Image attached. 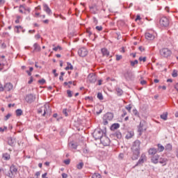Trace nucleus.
I'll use <instances>...</instances> for the list:
<instances>
[{
    "label": "nucleus",
    "mask_w": 178,
    "mask_h": 178,
    "mask_svg": "<svg viewBox=\"0 0 178 178\" xmlns=\"http://www.w3.org/2000/svg\"><path fill=\"white\" fill-rule=\"evenodd\" d=\"M140 145H141V142L138 140H135L133 143L131 147V159L133 161H137V159H138V156H140Z\"/></svg>",
    "instance_id": "nucleus-1"
},
{
    "label": "nucleus",
    "mask_w": 178,
    "mask_h": 178,
    "mask_svg": "<svg viewBox=\"0 0 178 178\" xmlns=\"http://www.w3.org/2000/svg\"><path fill=\"white\" fill-rule=\"evenodd\" d=\"M104 135L105 134L104 133V131L99 128L95 129L92 134V136L94 137L95 140H101Z\"/></svg>",
    "instance_id": "nucleus-2"
},
{
    "label": "nucleus",
    "mask_w": 178,
    "mask_h": 178,
    "mask_svg": "<svg viewBox=\"0 0 178 178\" xmlns=\"http://www.w3.org/2000/svg\"><path fill=\"white\" fill-rule=\"evenodd\" d=\"M170 23V21H169V18L166 17H162L161 18H160L159 24L161 27H169Z\"/></svg>",
    "instance_id": "nucleus-3"
},
{
    "label": "nucleus",
    "mask_w": 178,
    "mask_h": 178,
    "mask_svg": "<svg viewBox=\"0 0 178 178\" xmlns=\"http://www.w3.org/2000/svg\"><path fill=\"white\" fill-rule=\"evenodd\" d=\"M8 177L15 178V176L17 175V168L15 165H11L10 167V170L6 174Z\"/></svg>",
    "instance_id": "nucleus-4"
},
{
    "label": "nucleus",
    "mask_w": 178,
    "mask_h": 178,
    "mask_svg": "<svg viewBox=\"0 0 178 178\" xmlns=\"http://www.w3.org/2000/svg\"><path fill=\"white\" fill-rule=\"evenodd\" d=\"M113 119V113H107L103 117V123L105 126L108 124V122H111Z\"/></svg>",
    "instance_id": "nucleus-5"
},
{
    "label": "nucleus",
    "mask_w": 178,
    "mask_h": 178,
    "mask_svg": "<svg viewBox=\"0 0 178 178\" xmlns=\"http://www.w3.org/2000/svg\"><path fill=\"white\" fill-rule=\"evenodd\" d=\"M160 55L163 58H169L172 55V51L168 48H163L160 50Z\"/></svg>",
    "instance_id": "nucleus-6"
},
{
    "label": "nucleus",
    "mask_w": 178,
    "mask_h": 178,
    "mask_svg": "<svg viewBox=\"0 0 178 178\" xmlns=\"http://www.w3.org/2000/svg\"><path fill=\"white\" fill-rule=\"evenodd\" d=\"M155 35H156V33L154 31H147L145 33L146 40H149V41L155 40Z\"/></svg>",
    "instance_id": "nucleus-7"
},
{
    "label": "nucleus",
    "mask_w": 178,
    "mask_h": 178,
    "mask_svg": "<svg viewBox=\"0 0 178 178\" xmlns=\"http://www.w3.org/2000/svg\"><path fill=\"white\" fill-rule=\"evenodd\" d=\"M100 142L102 145H104V147H108L111 144V139L109 138L106 137V135H104L101 139Z\"/></svg>",
    "instance_id": "nucleus-8"
},
{
    "label": "nucleus",
    "mask_w": 178,
    "mask_h": 178,
    "mask_svg": "<svg viewBox=\"0 0 178 178\" xmlns=\"http://www.w3.org/2000/svg\"><path fill=\"white\" fill-rule=\"evenodd\" d=\"M144 162H147V156L145 155V153H143L137 162V163L135 165L136 166H138V165H143Z\"/></svg>",
    "instance_id": "nucleus-9"
},
{
    "label": "nucleus",
    "mask_w": 178,
    "mask_h": 178,
    "mask_svg": "<svg viewBox=\"0 0 178 178\" xmlns=\"http://www.w3.org/2000/svg\"><path fill=\"white\" fill-rule=\"evenodd\" d=\"M25 101L28 102V104H31L35 101V95L33 94L27 95L25 97Z\"/></svg>",
    "instance_id": "nucleus-10"
},
{
    "label": "nucleus",
    "mask_w": 178,
    "mask_h": 178,
    "mask_svg": "<svg viewBox=\"0 0 178 178\" xmlns=\"http://www.w3.org/2000/svg\"><path fill=\"white\" fill-rule=\"evenodd\" d=\"M78 54L79 56L84 58V56H87L88 51H87V49L82 47L78 50Z\"/></svg>",
    "instance_id": "nucleus-11"
},
{
    "label": "nucleus",
    "mask_w": 178,
    "mask_h": 178,
    "mask_svg": "<svg viewBox=\"0 0 178 178\" xmlns=\"http://www.w3.org/2000/svg\"><path fill=\"white\" fill-rule=\"evenodd\" d=\"M124 76L127 81L134 80V74H133V73L131 72H127L124 74Z\"/></svg>",
    "instance_id": "nucleus-12"
},
{
    "label": "nucleus",
    "mask_w": 178,
    "mask_h": 178,
    "mask_svg": "<svg viewBox=\"0 0 178 178\" xmlns=\"http://www.w3.org/2000/svg\"><path fill=\"white\" fill-rule=\"evenodd\" d=\"M88 80L90 83H95V81H97V75L90 74L88 76Z\"/></svg>",
    "instance_id": "nucleus-13"
},
{
    "label": "nucleus",
    "mask_w": 178,
    "mask_h": 178,
    "mask_svg": "<svg viewBox=\"0 0 178 178\" xmlns=\"http://www.w3.org/2000/svg\"><path fill=\"white\" fill-rule=\"evenodd\" d=\"M8 145H10V147L15 146V144H16V139L10 137L8 138Z\"/></svg>",
    "instance_id": "nucleus-14"
},
{
    "label": "nucleus",
    "mask_w": 178,
    "mask_h": 178,
    "mask_svg": "<svg viewBox=\"0 0 178 178\" xmlns=\"http://www.w3.org/2000/svg\"><path fill=\"white\" fill-rule=\"evenodd\" d=\"M13 89V85L10 83H7L4 86V90L5 91H10V90Z\"/></svg>",
    "instance_id": "nucleus-15"
},
{
    "label": "nucleus",
    "mask_w": 178,
    "mask_h": 178,
    "mask_svg": "<svg viewBox=\"0 0 178 178\" xmlns=\"http://www.w3.org/2000/svg\"><path fill=\"white\" fill-rule=\"evenodd\" d=\"M151 161L152 163L156 164L159 162V155L156 154L152 157Z\"/></svg>",
    "instance_id": "nucleus-16"
},
{
    "label": "nucleus",
    "mask_w": 178,
    "mask_h": 178,
    "mask_svg": "<svg viewBox=\"0 0 178 178\" xmlns=\"http://www.w3.org/2000/svg\"><path fill=\"white\" fill-rule=\"evenodd\" d=\"M159 162L163 166H166V164L168 163V159H166V158H160V159H159Z\"/></svg>",
    "instance_id": "nucleus-17"
},
{
    "label": "nucleus",
    "mask_w": 178,
    "mask_h": 178,
    "mask_svg": "<svg viewBox=\"0 0 178 178\" xmlns=\"http://www.w3.org/2000/svg\"><path fill=\"white\" fill-rule=\"evenodd\" d=\"M44 10L47 13V15H52V10L47 4H44Z\"/></svg>",
    "instance_id": "nucleus-18"
},
{
    "label": "nucleus",
    "mask_w": 178,
    "mask_h": 178,
    "mask_svg": "<svg viewBox=\"0 0 178 178\" xmlns=\"http://www.w3.org/2000/svg\"><path fill=\"white\" fill-rule=\"evenodd\" d=\"M144 130H145V129H144V124H143V122H140L138 126V131H139L140 136H141V133H143Z\"/></svg>",
    "instance_id": "nucleus-19"
},
{
    "label": "nucleus",
    "mask_w": 178,
    "mask_h": 178,
    "mask_svg": "<svg viewBox=\"0 0 178 178\" xmlns=\"http://www.w3.org/2000/svg\"><path fill=\"white\" fill-rule=\"evenodd\" d=\"M17 130H19V133L23 131V124L22 122L17 123Z\"/></svg>",
    "instance_id": "nucleus-20"
},
{
    "label": "nucleus",
    "mask_w": 178,
    "mask_h": 178,
    "mask_svg": "<svg viewBox=\"0 0 178 178\" xmlns=\"http://www.w3.org/2000/svg\"><path fill=\"white\" fill-rule=\"evenodd\" d=\"M33 47H34V51L35 52H40V51H41V47L39 46L38 43H35L33 44Z\"/></svg>",
    "instance_id": "nucleus-21"
},
{
    "label": "nucleus",
    "mask_w": 178,
    "mask_h": 178,
    "mask_svg": "<svg viewBox=\"0 0 178 178\" xmlns=\"http://www.w3.org/2000/svg\"><path fill=\"white\" fill-rule=\"evenodd\" d=\"M102 53L104 56H109V51L105 48L102 49Z\"/></svg>",
    "instance_id": "nucleus-22"
},
{
    "label": "nucleus",
    "mask_w": 178,
    "mask_h": 178,
    "mask_svg": "<svg viewBox=\"0 0 178 178\" xmlns=\"http://www.w3.org/2000/svg\"><path fill=\"white\" fill-rule=\"evenodd\" d=\"M120 127V124H119L118 123H115L111 125V129L116 130L117 129H119Z\"/></svg>",
    "instance_id": "nucleus-23"
},
{
    "label": "nucleus",
    "mask_w": 178,
    "mask_h": 178,
    "mask_svg": "<svg viewBox=\"0 0 178 178\" xmlns=\"http://www.w3.org/2000/svg\"><path fill=\"white\" fill-rule=\"evenodd\" d=\"M15 33H20V31H23V28L22 27V26H17L15 28Z\"/></svg>",
    "instance_id": "nucleus-24"
},
{
    "label": "nucleus",
    "mask_w": 178,
    "mask_h": 178,
    "mask_svg": "<svg viewBox=\"0 0 178 178\" xmlns=\"http://www.w3.org/2000/svg\"><path fill=\"white\" fill-rule=\"evenodd\" d=\"M157 147H158L159 152H163V151L165 149V147H163V145H162L161 144H158Z\"/></svg>",
    "instance_id": "nucleus-25"
},
{
    "label": "nucleus",
    "mask_w": 178,
    "mask_h": 178,
    "mask_svg": "<svg viewBox=\"0 0 178 178\" xmlns=\"http://www.w3.org/2000/svg\"><path fill=\"white\" fill-rule=\"evenodd\" d=\"M156 152H157V150L155 148H152V149H149V155H155V154H156Z\"/></svg>",
    "instance_id": "nucleus-26"
},
{
    "label": "nucleus",
    "mask_w": 178,
    "mask_h": 178,
    "mask_svg": "<svg viewBox=\"0 0 178 178\" xmlns=\"http://www.w3.org/2000/svg\"><path fill=\"white\" fill-rule=\"evenodd\" d=\"M160 118L161 119H163V120H168V112H165L161 115Z\"/></svg>",
    "instance_id": "nucleus-27"
},
{
    "label": "nucleus",
    "mask_w": 178,
    "mask_h": 178,
    "mask_svg": "<svg viewBox=\"0 0 178 178\" xmlns=\"http://www.w3.org/2000/svg\"><path fill=\"white\" fill-rule=\"evenodd\" d=\"M117 95L118 97H120L123 95V90L120 89V88H116Z\"/></svg>",
    "instance_id": "nucleus-28"
},
{
    "label": "nucleus",
    "mask_w": 178,
    "mask_h": 178,
    "mask_svg": "<svg viewBox=\"0 0 178 178\" xmlns=\"http://www.w3.org/2000/svg\"><path fill=\"white\" fill-rule=\"evenodd\" d=\"M16 116H22L23 115V111L22 109H17L15 111Z\"/></svg>",
    "instance_id": "nucleus-29"
},
{
    "label": "nucleus",
    "mask_w": 178,
    "mask_h": 178,
    "mask_svg": "<svg viewBox=\"0 0 178 178\" xmlns=\"http://www.w3.org/2000/svg\"><path fill=\"white\" fill-rule=\"evenodd\" d=\"M23 8H24V13L26 14V15H30V11L31 10V9H30V8H29V7H26V6H23Z\"/></svg>",
    "instance_id": "nucleus-30"
},
{
    "label": "nucleus",
    "mask_w": 178,
    "mask_h": 178,
    "mask_svg": "<svg viewBox=\"0 0 178 178\" xmlns=\"http://www.w3.org/2000/svg\"><path fill=\"white\" fill-rule=\"evenodd\" d=\"M67 66L65 67V70H73V65H72V63H67Z\"/></svg>",
    "instance_id": "nucleus-31"
},
{
    "label": "nucleus",
    "mask_w": 178,
    "mask_h": 178,
    "mask_svg": "<svg viewBox=\"0 0 178 178\" xmlns=\"http://www.w3.org/2000/svg\"><path fill=\"white\" fill-rule=\"evenodd\" d=\"M114 136L117 137V138H122V133L119 131H117L115 134Z\"/></svg>",
    "instance_id": "nucleus-32"
},
{
    "label": "nucleus",
    "mask_w": 178,
    "mask_h": 178,
    "mask_svg": "<svg viewBox=\"0 0 178 178\" xmlns=\"http://www.w3.org/2000/svg\"><path fill=\"white\" fill-rule=\"evenodd\" d=\"M83 166H84V163H83V162H81V163H78V164L76 165V168H77V169H79V170H81V169H83Z\"/></svg>",
    "instance_id": "nucleus-33"
},
{
    "label": "nucleus",
    "mask_w": 178,
    "mask_h": 178,
    "mask_svg": "<svg viewBox=\"0 0 178 178\" xmlns=\"http://www.w3.org/2000/svg\"><path fill=\"white\" fill-rule=\"evenodd\" d=\"M3 157L4 158L5 161H9V159H10V155L8 153L4 154Z\"/></svg>",
    "instance_id": "nucleus-34"
},
{
    "label": "nucleus",
    "mask_w": 178,
    "mask_h": 178,
    "mask_svg": "<svg viewBox=\"0 0 178 178\" xmlns=\"http://www.w3.org/2000/svg\"><path fill=\"white\" fill-rule=\"evenodd\" d=\"M172 146L170 143H168L165 145V150L166 151H172Z\"/></svg>",
    "instance_id": "nucleus-35"
},
{
    "label": "nucleus",
    "mask_w": 178,
    "mask_h": 178,
    "mask_svg": "<svg viewBox=\"0 0 178 178\" xmlns=\"http://www.w3.org/2000/svg\"><path fill=\"white\" fill-rule=\"evenodd\" d=\"M130 63H131V66L134 67L135 65H138V60H135L134 61H130Z\"/></svg>",
    "instance_id": "nucleus-36"
},
{
    "label": "nucleus",
    "mask_w": 178,
    "mask_h": 178,
    "mask_svg": "<svg viewBox=\"0 0 178 178\" xmlns=\"http://www.w3.org/2000/svg\"><path fill=\"white\" fill-rule=\"evenodd\" d=\"M67 97L69 98H72L73 97V93H72V90H67Z\"/></svg>",
    "instance_id": "nucleus-37"
},
{
    "label": "nucleus",
    "mask_w": 178,
    "mask_h": 178,
    "mask_svg": "<svg viewBox=\"0 0 178 178\" xmlns=\"http://www.w3.org/2000/svg\"><path fill=\"white\" fill-rule=\"evenodd\" d=\"M97 98L98 99H99L100 101H102V99H104V95H102V93L99 92L97 94Z\"/></svg>",
    "instance_id": "nucleus-38"
},
{
    "label": "nucleus",
    "mask_w": 178,
    "mask_h": 178,
    "mask_svg": "<svg viewBox=\"0 0 178 178\" xmlns=\"http://www.w3.org/2000/svg\"><path fill=\"white\" fill-rule=\"evenodd\" d=\"M125 109L128 111V112L131 113V104H129L128 106H125Z\"/></svg>",
    "instance_id": "nucleus-39"
},
{
    "label": "nucleus",
    "mask_w": 178,
    "mask_h": 178,
    "mask_svg": "<svg viewBox=\"0 0 178 178\" xmlns=\"http://www.w3.org/2000/svg\"><path fill=\"white\" fill-rule=\"evenodd\" d=\"M172 77H177V76H178L177 70H174L172 71Z\"/></svg>",
    "instance_id": "nucleus-40"
},
{
    "label": "nucleus",
    "mask_w": 178,
    "mask_h": 178,
    "mask_svg": "<svg viewBox=\"0 0 178 178\" xmlns=\"http://www.w3.org/2000/svg\"><path fill=\"white\" fill-rule=\"evenodd\" d=\"M92 178H101V175L99 173H95L92 176Z\"/></svg>",
    "instance_id": "nucleus-41"
},
{
    "label": "nucleus",
    "mask_w": 178,
    "mask_h": 178,
    "mask_svg": "<svg viewBox=\"0 0 178 178\" xmlns=\"http://www.w3.org/2000/svg\"><path fill=\"white\" fill-rule=\"evenodd\" d=\"M133 113L135 116H137L138 118L140 116V114L138 113V111L136 109L133 110Z\"/></svg>",
    "instance_id": "nucleus-42"
},
{
    "label": "nucleus",
    "mask_w": 178,
    "mask_h": 178,
    "mask_svg": "<svg viewBox=\"0 0 178 178\" xmlns=\"http://www.w3.org/2000/svg\"><path fill=\"white\" fill-rule=\"evenodd\" d=\"M58 49L59 51H62V47L60 46H57L53 48V51H58Z\"/></svg>",
    "instance_id": "nucleus-43"
},
{
    "label": "nucleus",
    "mask_w": 178,
    "mask_h": 178,
    "mask_svg": "<svg viewBox=\"0 0 178 178\" xmlns=\"http://www.w3.org/2000/svg\"><path fill=\"white\" fill-rule=\"evenodd\" d=\"M10 116H12V114H10V113H8V114H7L6 116H5V118H4V120H8L10 118Z\"/></svg>",
    "instance_id": "nucleus-44"
},
{
    "label": "nucleus",
    "mask_w": 178,
    "mask_h": 178,
    "mask_svg": "<svg viewBox=\"0 0 178 178\" xmlns=\"http://www.w3.org/2000/svg\"><path fill=\"white\" fill-rule=\"evenodd\" d=\"M20 19H22V17L20 16H17V19L15 20V23L16 24H19V23H20Z\"/></svg>",
    "instance_id": "nucleus-45"
},
{
    "label": "nucleus",
    "mask_w": 178,
    "mask_h": 178,
    "mask_svg": "<svg viewBox=\"0 0 178 178\" xmlns=\"http://www.w3.org/2000/svg\"><path fill=\"white\" fill-rule=\"evenodd\" d=\"M139 60H140V62H146L147 57H140Z\"/></svg>",
    "instance_id": "nucleus-46"
},
{
    "label": "nucleus",
    "mask_w": 178,
    "mask_h": 178,
    "mask_svg": "<svg viewBox=\"0 0 178 178\" xmlns=\"http://www.w3.org/2000/svg\"><path fill=\"white\" fill-rule=\"evenodd\" d=\"M38 83H39L40 84H42V85L44 84L45 80H44V79H40V80L38 81Z\"/></svg>",
    "instance_id": "nucleus-47"
},
{
    "label": "nucleus",
    "mask_w": 178,
    "mask_h": 178,
    "mask_svg": "<svg viewBox=\"0 0 178 178\" xmlns=\"http://www.w3.org/2000/svg\"><path fill=\"white\" fill-rule=\"evenodd\" d=\"M63 113L65 115V116H68V114H67V109L64 108V109L63 110Z\"/></svg>",
    "instance_id": "nucleus-48"
},
{
    "label": "nucleus",
    "mask_w": 178,
    "mask_h": 178,
    "mask_svg": "<svg viewBox=\"0 0 178 178\" xmlns=\"http://www.w3.org/2000/svg\"><path fill=\"white\" fill-rule=\"evenodd\" d=\"M96 30H97V31H102V26H96Z\"/></svg>",
    "instance_id": "nucleus-49"
},
{
    "label": "nucleus",
    "mask_w": 178,
    "mask_h": 178,
    "mask_svg": "<svg viewBox=\"0 0 178 178\" xmlns=\"http://www.w3.org/2000/svg\"><path fill=\"white\" fill-rule=\"evenodd\" d=\"M64 163L65 165H70V159H66L64 161Z\"/></svg>",
    "instance_id": "nucleus-50"
},
{
    "label": "nucleus",
    "mask_w": 178,
    "mask_h": 178,
    "mask_svg": "<svg viewBox=\"0 0 178 178\" xmlns=\"http://www.w3.org/2000/svg\"><path fill=\"white\" fill-rule=\"evenodd\" d=\"M0 91H5V87H3V86L1 83H0Z\"/></svg>",
    "instance_id": "nucleus-51"
},
{
    "label": "nucleus",
    "mask_w": 178,
    "mask_h": 178,
    "mask_svg": "<svg viewBox=\"0 0 178 178\" xmlns=\"http://www.w3.org/2000/svg\"><path fill=\"white\" fill-rule=\"evenodd\" d=\"M127 115V112H126L125 110H122V118H124Z\"/></svg>",
    "instance_id": "nucleus-52"
},
{
    "label": "nucleus",
    "mask_w": 178,
    "mask_h": 178,
    "mask_svg": "<svg viewBox=\"0 0 178 178\" xmlns=\"http://www.w3.org/2000/svg\"><path fill=\"white\" fill-rule=\"evenodd\" d=\"M122 55H116V60H120L122 59Z\"/></svg>",
    "instance_id": "nucleus-53"
},
{
    "label": "nucleus",
    "mask_w": 178,
    "mask_h": 178,
    "mask_svg": "<svg viewBox=\"0 0 178 178\" xmlns=\"http://www.w3.org/2000/svg\"><path fill=\"white\" fill-rule=\"evenodd\" d=\"M1 47L2 49H5V48H6V44H5V42L1 43Z\"/></svg>",
    "instance_id": "nucleus-54"
},
{
    "label": "nucleus",
    "mask_w": 178,
    "mask_h": 178,
    "mask_svg": "<svg viewBox=\"0 0 178 178\" xmlns=\"http://www.w3.org/2000/svg\"><path fill=\"white\" fill-rule=\"evenodd\" d=\"M70 145H71V147H72V148H74V149H76V148H77V145H76V144H74V143H71V144H70Z\"/></svg>",
    "instance_id": "nucleus-55"
},
{
    "label": "nucleus",
    "mask_w": 178,
    "mask_h": 178,
    "mask_svg": "<svg viewBox=\"0 0 178 178\" xmlns=\"http://www.w3.org/2000/svg\"><path fill=\"white\" fill-rule=\"evenodd\" d=\"M140 84H141L142 86H145V85L147 84V81H145V80L141 81H140Z\"/></svg>",
    "instance_id": "nucleus-56"
},
{
    "label": "nucleus",
    "mask_w": 178,
    "mask_h": 178,
    "mask_svg": "<svg viewBox=\"0 0 178 178\" xmlns=\"http://www.w3.org/2000/svg\"><path fill=\"white\" fill-rule=\"evenodd\" d=\"M127 138H131V137H133V134H128L126 136Z\"/></svg>",
    "instance_id": "nucleus-57"
},
{
    "label": "nucleus",
    "mask_w": 178,
    "mask_h": 178,
    "mask_svg": "<svg viewBox=\"0 0 178 178\" xmlns=\"http://www.w3.org/2000/svg\"><path fill=\"white\" fill-rule=\"evenodd\" d=\"M46 114H47V106H44V113L42 114V116H45Z\"/></svg>",
    "instance_id": "nucleus-58"
},
{
    "label": "nucleus",
    "mask_w": 178,
    "mask_h": 178,
    "mask_svg": "<svg viewBox=\"0 0 178 178\" xmlns=\"http://www.w3.org/2000/svg\"><path fill=\"white\" fill-rule=\"evenodd\" d=\"M86 33L88 34L89 37L92 35V33L88 29L86 30Z\"/></svg>",
    "instance_id": "nucleus-59"
},
{
    "label": "nucleus",
    "mask_w": 178,
    "mask_h": 178,
    "mask_svg": "<svg viewBox=\"0 0 178 178\" xmlns=\"http://www.w3.org/2000/svg\"><path fill=\"white\" fill-rule=\"evenodd\" d=\"M53 73H54L55 77H58V73H56V70H53Z\"/></svg>",
    "instance_id": "nucleus-60"
},
{
    "label": "nucleus",
    "mask_w": 178,
    "mask_h": 178,
    "mask_svg": "<svg viewBox=\"0 0 178 178\" xmlns=\"http://www.w3.org/2000/svg\"><path fill=\"white\" fill-rule=\"evenodd\" d=\"M33 76H31L30 80L28 81V84H31V83H33Z\"/></svg>",
    "instance_id": "nucleus-61"
},
{
    "label": "nucleus",
    "mask_w": 178,
    "mask_h": 178,
    "mask_svg": "<svg viewBox=\"0 0 178 178\" xmlns=\"http://www.w3.org/2000/svg\"><path fill=\"white\" fill-rule=\"evenodd\" d=\"M47 175H48V173H47V172H45L44 174H42V178H48V177H47Z\"/></svg>",
    "instance_id": "nucleus-62"
},
{
    "label": "nucleus",
    "mask_w": 178,
    "mask_h": 178,
    "mask_svg": "<svg viewBox=\"0 0 178 178\" xmlns=\"http://www.w3.org/2000/svg\"><path fill=\"white\" fill-rule=\"evenodd\" d=\"M62 177H63V178H67V174H66V173H63V174H62Z\"/></svg>",
    "instance_id": "nucleus-63"
},
{
    "label": "nucleus",
    "mask_w": 178,
    "mask_h": 178,
    "mask_svg": "<svg viewBox=\"0 0 178 178\" xmlns=\"http://www.w3.org/2000/svg\"><path fill=\"white\" fill-rule=\"evenodd\" d=\"M3 3H5V0H0V6L3 5Z\"/></svg>",
    "instance_id": "nucleus-64"
}]
</instances>
